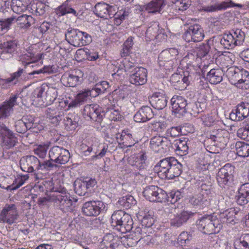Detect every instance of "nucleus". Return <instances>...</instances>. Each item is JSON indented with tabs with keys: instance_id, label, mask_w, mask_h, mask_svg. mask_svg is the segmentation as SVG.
I'll return each mask as SVG.
<instances>
[{
	"instance_id": "nucleus-1",
	"label": "nucleus",
	"mask_w": 249,
	"mask_h": 249,
	"mask_svg": "<svg viewBox=\"0 0 249 249\" xmlns=\"http://www.w3.org/2000/svg\"><path fill=\"white\" fill-rule=\"evenodd\" d=\"M181 165L174 158L163 159L154 167L155 171L162 179H173L181 173Z\"/></svg>"
},
{
	"instance_id": "nucleus-2",
	"label": "nucleus",
	"mask_w": 249,
	"mask_h": 249,
	"mask_svg": "<svg viewBox=\"0 0 249 249\" xmlns=\"http://www.w3.org/2000/svg\"><path fill=\"white\" fill-rule=\"evenodd\" d=\"M56 195L53 196L55 197V202L60 209L64 213L72 212L75 210L78 199L71 196L69 193L65 192V188H52Z\"/></svg>"
},
{
	"instance_id": "nucleus-3",
	"label": "nucleus",
	"mask_w": 249,
	"mask_h": 249,
	"mask_svg": "<svg viewBox=\"0 0 249 249\" xmlns=\"http://www.w3.org/2000/svg\"><path fill=\"white\" fill-rule=\"evenodd\" d=\"M197 229L206 234L217 233L222 228V225L214 215H207L197 221Z\"/></svg>"
},
{
	"instance_id": "nucleus-4",
	"label": "nucleus",
	"mask_w": 249,
	"mask_h": 249,
	"mask_svg": "<svg viewBox=\"0 0 249 249\" xmlns=\"http://www.w3.org/2000/svg\"><path fill=\"white\" fill-rule=\"evenodd\" d=\"M66 37L70 44L77 47L85 46L91 42L90 36L77 29L68 30Z\"/></svg>"
},
{
	"instance_id": "nucleus-5",
	"label": "nucleus",
	"mask_w": 249,
	"mask_h": 249,
	"mask_svg": "<svg viewBox=\"0 0 249 249\" xmlns=\"http://www.w3.org/2000/svg\"><path fill=\"white\" fill-rule=\"evenodd\" d=\"M244 37L245 33L241 29H236L228 34H225L220 40V43L224 48L230 49L235 45H240Z\"/></svg>"
},
{
	"instance_id": "nucleus-6",
	"label": "nucleus",
	"mask_w": 249,
	"mask_h": 249,
	"mask_svg": "<svg viewBox=\"0 0 249 249\" xmlns=\"http://www.w3.org/2000/svg\"><path fill=\"white\" fill-rule=\"evenodd\" d=\"M178 51L175 48H170L162 51L158 58V63L160 67L166 70L172 69L175 63L174 60L178 54Z\"/></svg>"
},
{
	"instance_id": "nucleus-7",
	"label": "nucleus",
	"mask_w": 249,
	"mask_h": 249,
	"mask_svg": "<svg viewBox=\"0 0 249 249\" xmlns=\"http://www.w3.org/2000/svg\"><path fill=\"white\" fill-rule=\"evenodd\" d=\"M18 217V213L15 204H6L0 213V221L11 225Z\"/></svg>"
},
{
	"instance_id": "nucleus-8",
	"label": "nucleus",
	"mask_w": 249,
	"mask_h": 249,
	"mask_svg": "<svg viewBox=\"0 0 249 249\" xmlns=\"http://www.w3.org/2000/svg\"><path fill=\"white\" fill-rule=\"evenodd\" d=\"M0 137L1 138L2 146L9 149L18 143V139L13 132L3 123L0 122Z\"/></svg>"
},
{
	"instance_id": "nucleus-9",
	"label": "nucleus",
	"mask_w": 249,
	"mask_h": 249,
	"mask_svg": "<svg viewBox=\"0 0 249 249\" xmlns=\"http://www.w3.org/2000/svg\"><path fill=\"white\" fill-rule=\"evenodd\" d=\"M50 160L56 163L64 164L69 160L70 154L68 150L63 147L55 146L49 152Z\"/></svg>"
},
{
	"instance_id": "nucleus-10",
	"label": "nucleus",
	"mask_w": 249,
	"mask_h": 249,
	"mask_svg": "<svg viewBox=\"0 0 249 249\" xmlns=\"http://www.w3.org/2000/svg\"><path fill=\"white\" fill-rule=\"evenodd\" d=\"M204 37L202 28L199 25L196 24L190 26L182 36L183 38L188 42H199L201 41Z\"/></svg>"
},
{
	"instance_id": "nucleus-11",
	"label": "nucleus",
	"mask_w": 249,
	"mask_h": 249,
	"mask_svg": "<svg viewBox=\"0 0 249 249\" xmlns=\"http://www.w3.org/2000/svg\"><path fill=\"white\" fill-rule=\"evenodd\" d=\"M104 206V203L101 201H89L84 203L82 210L86 216H97Z\"/></svg>"
},
{
	"instance_id": "nucleus-12",
	"label": "nucleus",
	"mask_w": 249,
	"mask_h": 249,
	"mask_svg": "<svg viewBox=\"0 0 249 249\" xmlns=\"http://www.w3.org/2000/svg\"><path fill=\"white\" fill-rule=\"evenodd\" d=\"M171 142L166 137L156 136L152 137L150 142L151 149L155 152L164 153L170 146Z\"/></svg>"
},
{
	"instance_id": "nucleus-13",
	"label": "nucleus",
	"mask_w": 249,
	"mask_h": 249,
	"mask_svg": "<svg viewBox=\"0 0 249 249\" xmlns=\"http://www.w3.org/2000/svg\"><path fill=\"white\" fill-rule=\"evenodd\" d=\"M234 168L231 164H226L219 169L217 175V180L219 185H228V182L232 180Z\"/></svg>"
},
{
	"instance_id": "nucleus-14",
	"label": "nucleus",
	"mask_w": 249,
	"mask_h": 249,
	"mask_svg": "<svg viewBox=\"0 0 249 249\" xmlns=\"http://www.w3.org/2000/svg\"><path fill=\"white\" fill-rule=\"evenodd\" d=\"M233 7L241 8L242 7V5L240 4H235L231 0H227L220 3H215L213 5L203 6L200 10L207 12H214Z\"/></svg>"
},
{
	"instance_id": "nucleus-15",
	"label": "nucleus",
	"mask_w": 249,
	"mask_h": 249,
	"mask_svg": "<svg viewBox=\"0 0 249 249\" xmlns=\"http://www.w3.org/2000/svg\"><path fill=\"white\" fill-rule=\"evenodd\" d=\"M237 213L238 211H236L235 209L230 208L220 212V213L214 215V216L216 217V219L218 220L222 225L224 224L233 225L235 223V215Z\"/></svg>"
},
{
	"instance_id": "nucleus-16",
	"label": "nucleus",
	"mask_w": 249,
	"mask_h": 249,
	"mask_svg": "<svg viewBox=\"0 0 249 249\" xmlns=\"http://www.w3.org/2000/svg\"><path fill=\"white\" fill-rule=\"evenodd\" d=\"M147 70L142 68H137L134 69V72L130 74L129 81L133 84L142 85L147 81Z\"/></svg>"
},
{
	"instance_id": "nucleus-17",
	"label": "nucleus",
	"mask_w": 249,
	"mask_h": 249,
	"mask_svg": "<svg viewBox=\"0 0 249 249\" xmlns=\"http://www.w3.org/2000/svg\"><path fill=\"white\" fill-rule=\"evenodd\" d=\"M150 103L152 106L158 110L164 108L167 103V97L162 90L156 92L150 98Z\"/></svg>"
},
{
	"instance_id": "nucleus-18",
	"label": "nucleus",
	"mask_w": 249,
	"mask_h": 249,
	"mask_svg": "<svg viewBox=\"0 0 249 249\" xmlns=\"http://www.w3.org/2000/svg\"><path fill=\"white\" fill-rule=\"evenodd\" d=\"M146 156L144 154H138L131 156L128 160V163L133 167L134 169H138L140 172H135L136 175H141L146 166Z\"/></svg>"
},
{
	"instance_id": "nucleus-19",
	"label": "nucleus",
	"mask_w": 249,
	"mask_h": 249,
	"mask_svg": "<svg viewBox=\"0 0 249 249\" xmlns=\"http://www.w3.org/2000/svg\"><path fill=\"white\" fill-rule=\"evenodd\" d=\"M17 49L15 41H7L0 45V58L5 60L11 58Z\"/></svg>"
},
{
	"instance_id": "nucleus-20",
	"label": "nucleus",
	"mask_w": 249,
	"mask_h": 249,
	"mask_svg": "<svg viewBox=\"0 0 249 249\" xmlns=\"http://www.w3.org/2000/svg\"><path fill=\"white\" fill-rule=\"evenodd\" d=\"M137 218L141 222L142 226L151 228L155 221L153 213L147 209H140L137 214Z\"/></svg>"
},
{
	"instance_id": "nucleus-21",
	"label": "nucleus",
	"mask_w": 249,
	"mask_h": 249,
	"mask_svg": "<svg viewBox=\"0 0 249 249\" xmlns=\"http://www.w3.org/2000/svg\"><path fill=\"white\" fill-rule=\"evenodd\" d=\"M18 95H12L9 99L0 106V118H5L10 115L13 107L17 105Z\"/></svg>"
},
{
	"instance_id": "nucleus-22",
	"label": "nucleus",
	"mask_w": 249,
	"mask_h": 249,
	"mask_svg": "<svg viewBox=\"0 0 249 249\" xmlns=\"http://www.w3.org/2000/svg\"><path fill=\"white\" fill-rule=\"evenodd\" d=\"M38 159L34 156L22 157L20 160V166L21 170L26 172H33L34 168L36 171Z\"/></svg>"
},
{
	"instance_id": "nucleus-23",
	"label": "nucleus",
	"mask_w": 249,
	"mask_h": 249,
	"mask_svg": "<svg viewBox=\"0 0 249 249\" xmlns=\"http://www.w3.org/2000/svg\"><path fill=\"white\" fill-rule=\"evenodd\" d=\"M172 111L175 114L183 115L186 112L185 107L187 103L185 99L182 96H174L171 100Z\"/></svg>"
},
{
	"instance_id": "nucleus-24",
	"label": "nucleus",
	"mask_w": 249,
	"mask_h": 249,
	"mask_svg": "<svg viewBox=\"0 0 249 249\" xmlns=\"http://www.w3.org/2000/svg\"><path fill=\"white\" fill-rule=\"evenodd\" d=\"M249 115V104L242 103L238 105L235 112H232L230 114V118L234 121H239L243 120Z\"/></svg>"
},
{
	"instance_id": "nucleus-25",
	"label": "nucleus",
	"mask_w": 249,
	"mask_h": 249,
	"mask_svg": "<svg viewBox=\"0 0 249 249\" xmlns=\"http://www.w3.org/2000/svg\"><path fill=\"white\" fill-rule=\"evenodd\" d=\"M95 12L98 17L107 18L114 15L115 10L112 6L105 3H98L95 6Z\"/></svg>"
},
{
	"instance_id": "nucleus-26",
	"label": "nucleus",
	"mask_w": 249,
	"mask_h": 249,
	"mask_svg": "<svg viewBox=\"0 0 249 249\" xmlns=\"http://www.w3.org/2000/svg\"><path fill=\"white\" fill-rule=\"evenodd\" d=\"M152 109L148 107H143L135 114L134 120L138 123L145 122L154 117Z\"/></svg>"
},
{
	"instance_id": "nucleus-27",
	"label": "nucleus",
	"mask_w": 249,
	"mask_h": 249,
	"mask_svg": "<svg viewBox=\"0 0 249 249\" xmlns=\"http://www.w3.org/2000/svg\"><path fill=\"white\" fill-rule=\"evenodd\" d=\"M191 212L183 211L174 215V218L171 219L170 225L172 227H179L184 223L186 222L193 215Z\"/></svg>"
},
{
	"instance_id": "nucleus-28",
	"label": "nucleus",
	"mask_w": 249,
	"mask_h": 249,
	"mask_svg": "<svg viewBox=\"0 0 249 249\" xmlns=\"http://www.w3.org/2000/svg\"><path fill=\"white\" fill-rule=\"evenodd\" d=\"M100 112L99 106L97 104L87 105L83 109V114L94 121H97L99 118Z\"/></svg>"
},
{
	"instance_id": "nucleus-29",
	"label": "nucleus",
	"mask_w": 249,
	"mask_h": 249,
	"mask_svg": "<svg viewBox=\"0 0 249 249\" xmlns=\"http://www.w3.org/2000/svg\"><path fill=\"white\" fill-rule=\"evenodd\" d=\"M192 235L186 231H182L177 238V244L183 249H190Z\"/></svg>"
},
{
	"instance_id": "nucleus-30",
	"label": "nucleus",
	"mask_w": 249,
	"mask_h": 249,
	"mask_svg": "<svg viewBox=\"0 0 249 249\" xmlns=\"http://www.w3.org/2000/svg\"><path fill=\"white\" fill-rule=\"evenodd\" d=\"M174 147L178 154L181 156L187 154L189 149L188 139L182 138L176 140L174 142Z\"/></svg>"
},
{
	"instance_id": "nucleus-31",
	"label": "nucleus",
	"mask_w": 249,
	"mask_h": 249,
	"mask_svg": "<svg viewBox=\"0 0 249 249\" xmlns=\"http://www.w3.org/2000/svg\"><path fill=\"white\" fill-rule=\"evenodd\" d=\"M54 166H56V165L53 164L50 160H47L41 163L38 160L36 166L37 172L34 174L35 178L36 180L41 179L43 176L40 172V171H50Z\"/></svg>"
},
{
	"instance_id": "nucleus-32",
	"label": "nucleus",
	"mask_w": 249,
	"mask_h": 249,
	"mask_svg": "<svg viewBox=\"0 0 249 249\" xmlns=\"http://www.w3.org/2000/svg\"><path fill=\"white\" fill-rule=\"evenodd\" d=\"M54 12L58 17L65 16L67 14H71L76 17L78 15L77 12L74 8H72L67 2H65L62 4L54 9Z\"/></svg>"
},
{
	"instance_id": "nucleus-33",
	"label": "nucleus",
	"mask_w": 249,
	"mask_h": 249,
	"mask_svg": "<svg viewBox=\"0 0 249 249\" xmlns=\"http://www.w3.org/2000/svg\"><path fill=\"white\" fill-rule=\"evenodd\" d=\"M119 242L117 237H115L112 234H107L104 236L101 244L106 249H114L118 246Z\"/></svg>"
},
{
	"instance_id": "nucleus-34",
	"label": "nucleus",
	"mask_w": 249,
	"mask_h": 249,
	"mask_svg": "<svg viewBox=\"0 0 249 249\" xmlns=\"http://www.w3.org/2000/svg\"><path fill=\"white\" fill-rule=\"evenodd\" d=\"M223 71L219 69H213L207 73V79L212 84L219 83L223 79Z\"/></svg>"
},
{
	"instance_id": "nucleus-35",
	"label": "nucleus",
	"mask_w": 249,
	"mask_h": 249,
	"mask_svg": "<svg viewBox=\"0 0 249 249\" xmlns=\"http://www.w3.org/2000/svg\"><path fill=\"white\" fill-rule=\"evenodd\" d=\"M61 82L66 87H74L79 83V77L72 74L65 73L61 78Z\"/></svg>"
},
{
	"instance_id": "nucleus-36",
	"label": "nucleus",
	"mask_w": 249,
	"mask_h": 249,
	"mask_svg": "<svg viewBox=\"0 0 249 249\" xmlns=\"http://www.w3.org/2000/svg\"><path fill=\"white\" fill-rule=\"evenodd\" d=\"M133 221L131 216L125 213L117 230L122 233L129 231L132 228Z\"/></svg>"
},
{
	"instance_id": "nucleus-37",
	"label": "nucleus",
	"mask_w": 249,
	"mask_h": 249,
	"mask_svg": "<svg viewBox=\"0 0 249 249\" xmlns=\"http://www.w3.org/2000/svg\"><path fill=\"white\" fill-rule=\"evenodd\" d=\"M134 68L133 63L130 62L128 59H124L118 67V70L116 73H114L112 75H119L122 74V72H125L128 73L133 72Z\"/></svg>"
},
{
	"instance_id": "nucleus-38",
	"label": "nucleus",
	"mask_w": 249,
	"mask_h": 249,
	"mask_svg": "<svg viewBox=\"0 0 249 249\" xmlns=\"http://www.w3.org/2000/svg\"><path fill=\"white\" fill-rule=\"evenodd\" d=\"M29 1L30 0H12V10L15 13L20 14L27 9Z\"/></svg>"
},
{
	"instance_id": "nucleus-39",
	"label": "nucleus",
	"mask_w": 249,
	"mask_h": 249,
	"mask_svg": "<svg viewBox=\"0 0 249 249\" xmlns=\"http://www.w3.org/2000/svg\"><path fill=\"white\" fill-rule=\"evenodd\" d=\"M15 21L20 28H27L34 23V19L31 16L23 15L15 18Z\"/></svg>"
},
{
	"instance_id": "nucleus-40",
	"label": "nucleus",
	"mask_w": 249,
	"mask_h": 249,
	"mask_svg": "<svg viewBox=\"0 0 249 249\" xmlns=\"http://www.w3.org/2000/svg\"><path fill=\"white\" fill-rule=\"evenodd\" d=\"M26 118H23L22 120H18L15 123L16 130L19 133H24L28 129H31L35 127L34 123L31 122H26Z\"/></svg>"
},
{
	"instance_id": "nucleus-41",
	"label": "nucleus",
	"mask_w": 249,
	"mask_h": 249,
	"mask_svg": "<svg viewBox=\"0 0 249 249\" xmlns=\"http://www.w3.org/2000/svg\"><path fill=\"white\" fill-rule=\"evenodd\" d=\"M162 30L160 29L158 22H153L150 26L148 27L145 33L146 36L150 39L157 38Z\"/></svg>"
},
{
	"instance_id": "nucleus-42",
	"label": "nucleus",
	"mask_w": 249,
	"mask_h": 249,
	"mask_svg": "<svg viewBox=\"0 0 249 249\" xmlns=\"http://www.w3.org/2000/svg\"><path fill=\"white\" fill-rule=\"evenodd\" d=\"M235 249H249V234H242L234 242Z\"/></svg>"
},
{
	"instance_id": "nucleus-43",
	"label": "nucleus",
	"mask_w": 249,
	"mask_h": 249,
	"mask_svg": "<svg viewBox=\"0 0 249 249\" xmlns=\"http://www.w3.org/2000/svg\"><path fill=\"white\" fill-rule=\"evenodd\" d=\"M47 116L49 121L52 124L57 125L62 118L63 113L58 110L49 108L47 111Z\"/></svg>"
},
{
	"instance_id": "nucleus-44",
	"label": "nucleus",
	"mask_w": 249,
	"mask_h": 249,
	"mask_svg": "<svg viewBox=\"0 0 249 249\" xmlns=\"http://www.w3.org/2000/svg\"><path fill=\"white\" fill-rule=\"evenodd\" d=\"M162 6V1L160 0H158V1L153 0L141 8L142 11L144 10L148 13H153L160 12Z\"/></svg>"
},
{
	"instance_id": "nucleus-45",
	"label": "nucleus",
	"mask_w": 249,
	"mask_h": 249,
	"mask_svg": "<svg viewBox=\"0 0 249 249\" xmlns=\"http://www.w3.org/2000/svg\"><path fill=\"white\" fill-rule=\"evenodd\" d=\"M239 188L238 195L236 196V202L240 205H244L249 201V188Z\"/></svg>"
},
{
	"instance_id": "nucleus-46",
	"label": "nucleus",
	"mask_w": 249,
	"mask_h": 249,
	"mask_svg": "<svg viewBox=\"0 0 249 249\" xmlns=\"http://www.w3.org/2000/svg\"><path fill=\"white\" fill-rule=\"evenodd\" d=\"M234 72L233 77L238 81V83L249 84V72L247 71L242 69L241 70H238L237 71H234Z\"/></svg>"
},
{
	"instance_id": "nucleus-47",
	"label": "nucleus",
	"mask_w": 249,
	"mask_h": 249,
	"mask_svg": "<svg viewBox=\"0 0 249 249\" xmlns=\"http://www.w3.org/2000/svg\"><path fill=\"white\" fill-rule=\"evenodd\" d=\"M235 148L239 156L242 157L249 156V144L243 142H237L235 144Z\"/></svg>"
},
{
	"instance_id": "nucleus-48",
	"label": "nucleus",
	"mask_w": 249,
	"mask_h": 249,
	"mask_svg": "<svg viewBox=\"0 0 249 249\" xmlns=\"http://www.w3.org/2000/svg\"><path fill=\"white\" fill-rule=\"evenodd\" d=\"M118 203L124 209H128L136 204V201L133 196L126 195L120 198Z\"/></svg>"
},
{
	"instance_id": "nucleus-49",
	"label": "nucleus",
	"mask_w": 249,
	"mask_h": 249,
	"mask_svg": "<svg viewBox=\"0 0 249 249\" xmlns=\"http://www.w3.org/2000/svg\"><path fill=\"white\" fill-rule=\"evenodd\" d=\"M125 213L122 210L117 211L113 213L111 217V224L112 226L118 228L121 224Z\"/></svg>"
},
{
	"instance_id": "nucleus-50",
	"label": "nucleus",
	"mask_w": 249,
	"mask_h": 249,
	"mask_svg": "<svg viewBox=\"0 0 249 249\" xmlns=\"http://www.w3.org/2000/svg\"><path fill=\"white\" fill-rule=\"evenodd\" d=\"M140 241L134 232L131 233L129 235L122 238V242L126 247H132L136 246Z\"/></svg>"
},
{
	"instance_id": "nucleus-51",
	"label": "nucleus",
	"mask_w": 249,
	"mask_h": 249,
	"mask_svg": "<svg viewBox=\"0 0 249 249\" xmlns=\"http://www.w3.org/2000/svg\"><path fill=\"white\" fill-rule=\"evenodd\" d=\"M153 230L151 228L142 226L137 227L134 231V233L140 241L142 239L150 235Z\"/></svg>"
},
{
	"instance_id": "nucleus-52",
	"label": "nucleus",
	"mask_w": 249,
	"mask_h": 249,
	"mask_svg": "<svg viewBox=\"0 0 249 249\" xmlns=\"http://www.w3.org/2000/svg\"><path fill=\"white\" fill-rule=\"evenodd\" d=\"M50 194L49 195L47 193V197H40L38 199V204L40 207L48 206L49 203L51 201H55V197H53V195H56V192H54L52 188H50Z\"/></svg>"
},
{
	"instance_id": "nucleus-53",
	"label": "nucleus",
	"mask_w": 249,
	"mask_h": 249,
	"mask_svg": "<svg viewBox=\"0 0 249 249\" xmlns=\"http://www.w3.org/2000/svg\"><path fill=\"white\" fill-rule=\"evenodd\" d=\"M219 59L222 61L224 66L228 67L233 64L235 60V57L231 53L225 52L219 56Z\"/></svg>"
},
{
	"instance_id": "nucleus-54",
	"label": "nucleus",
	"mask_w": 249,
	"mask_h": 249,
	"mask_svg": "<svg viewBox=\"0 0 249 249\" xmlns=\"http://www.w3.org/2000/svg\"><path fill=\"white\" fill-rule=\"evenodd\" d=\"M23 73V69H19L18 70L11 74V76L8 78L5 79H2L0 80V83H12L13 84H16L19 81V77L21 76Z\"/></svg>"
},
{
	"instance_id": "nucleus-55",
	"label": "nucleus",
	"mask_w": 249,
	"mask_h": 249,
	"mask_svg": "<svg viewBox=\"0 0 249 249\" xmlns=\"http://www.w3.org/2000/svg\"><path fill=\"white\" fill-rule=\"evenodd\" d=\"M57 97V90L53 87H49L46 92V101L48 104L54 102Z\"/></svg>"
},
{
	"instance_id": "nucleus-56",
	"label": "nucleus",
	"mask_w": 249,
	"mask_h": 249,
	"mask_svg": "<svg viewBox=\"0 0 249 249\" xmlns=\"http://www.w3.org/2000/svg\"><path fill=\"white\" fill-rule=\"evenodd\" d=\"M33 53L27 52L19 56L20 60L24 65H28L36 61L37 59Z\"/></svg>"
},
{
	"instance_id": "nucleus-57",
	"label": "nucleus",
	"mask_w": 249,
	"mask_h": 249,
	"mask_svg": "<svg viewBox=\"0 0 249 249\" xmlns=\"http://www.w3.org/2000/svg\"><path fill=\"white\" fill-rule=\"evenodd\" d=\"M182 197V193L180 191L173 190L168 194L167 202L173 204L177 202Z\"/></svg>"
},
{
	"instance_id": "nucleus-58",
	"label": "nucleus",
	"mask_w": 249,
	"mask_h": 249,
	"mask_svg": "<svg viewBox=\"0 0 249 249\" xmlns=\"http://www.w3.org/2000/svg\"><path fill=\"white\" fill-rule=\"evenodd\" d=\"M154 201L159 202H167L168 194L161 188H157Z\"/></svg>"
},
{
	"instance_id": "nucleus-59",
	"label": "nucleus",
	"mask_w": 249,
	"mask_h": 249,
	"mask_svg": "<svg viewBox=\"0 0 249 249\" xmlns=\"http://www.w3.org/2000/svg\"><path fill=\"white\" fill-rule=\"evenodd\" d=\"M49 148L48 144H39L36 145L34 149L35 154L40 158H44L47 154Z\"/></svg>"
},
{
	"instance_id": "nucleus-60",
	"label": "nucleus",
	"mask_w": 249,
	"mask_h": 249,
	"mask_svg": "<svg viewBox=\"0 0 249 249\" xmlns=\"http://www.w3.org/2000/svg\"><path fill=\"white\" fill-rule=\"evenodd\" d=\"M64 122L66 128L69 130H72L76 128L77 125V122L73 120V116L70 115L66 116L64 119Z\"/></svg>"
},
{
	"instance_id": "nucleus-61",
	"label": "nucleus",
	"mask_w": 249,
	"mask_h": 249,
	"mask_svg": "<svg viewBox=\"0 0 249 249\" xmlns=\"http://www.w3.org/2000/svg\"><path fill=\"white\" fill-rule=\"evenodd\" d=\"M77 54H85L87 59L89 61H94L98 58V54L96 52H91L89 50L85 51L83 49H79L76 52Z\"/></svg>"
},
{
	"instance_id": "nucleus-62",
	"label": "nucleus",
	"mask_w": 249,
	"mask_h": 249,
	"mask_svg": "<svg viewBox=\"0 0 249 249\" xmlns=\"http://www.w3.org/2000/svg\"><path fill=\"white\" fill-rule=\"evenodd\" d=\"M155 189V188H145L143 191L142 193L143 196L149 201H154L155 196L156 192Z\"/></svg>"
},
{
	"instance_id": "nucleus-63",
	"label": "nucleus",
	"mask_w": 249,
	"mask_h": 249,
	"mask_svg": "<svg viewBox=\"0 0 249 249\" xmlns=\"http://www.w3.org/2000/svg\"><path fill=\"white\" fill-rule=\"evenodd\" d=\"M189 106L190 113L191 115L194 117L196 116L198 113L203 111L199 102L194 103L189 105Z\"/></svg>"
},
{
	"instance_id": "nucleus-64",
	"label": "nucleus",
	"mask_w": 249,
	"mask_h": 249,
	"mask_svg": "<svg viewBox=\"0 0 249 249\" xmlns=\"http://www.w3.org/2000/svg\"><path fill=\"white\" fill-rule=\"evenodd\" d=\"M225 134H226L225 131L219 130H217V132L215 134L212 135L210 137V139L215 142H217L219 143L223 142L225 140L224 135Z\"/></svg>"
}]
</instances>
